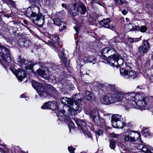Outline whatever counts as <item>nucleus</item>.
<instances>
[{"instance_id": "nucleus-21", "label": "nucleus", "mask_w": 153, "mask_h": 153, "mask_svg": "<svg viewBox=\"0 0 153 153\" xmlns=\"http://www.w3.org/2000/svg\"><path fill=\"white\" fill-rule=\"evenodd\" d=\"M44 1L45 5L51 8L53 7L57 4L56 0H44Z\"/></svg>"}, {"instance_id": "nucleus-17", "label": "nucleus", "mask_w": 153, "mask_h": 153, "mask_svg": "<svg viewBox=\"0 0 153 153\" xmlns=\"http://www.w3.org/2000/svg\"><path fill=\"white\" fill-rule=\"evenodd\" d=\"M32 86L36 90L39 96L40 94H42V95H46L45 93H44L43 94L42 92V91L43 90V86H42L41 84L33 80H32Z\"/></svg>"}, {"instance_id": "nucleus-13", "label": "nucleus", "mask_w": 153, "mask_h": 153, "mask_svg": "<svg viewBox=\"0 0 153 153\" xmlns=\"http://www.w3.org/2000/svg\"><path fill=\"white\" fill-rule=\"evenodd\" d=\"M39 8L37 5H31L26 11V15L28 17H36L39 13Z\"/></svg>"}, {"instance_id": "nucleus-34", "label": "nucleus", "mask_w": 153, "mask_h": 153, "mask_svg": "<svg viewBox=\"0 0 153 153\" xmlns=\"http://www.w3.org/2000/svg\"><path fill=\"white\" fill-rule=\"evenodd\" d=\"M18 62L21 64L23 66V65L25 62L26 60L23 58H21V57L19 56L18 59Z\"/></svg>"}, {"instance_id": "nucleus-5", "label": "nucleus", "mask_w": 153, "mask_h": 153, "mask_svg": "<svg viewBox=\"0 0 153 153\" xmlns=\"http://www.w3.org/2000/svg\"><path fill=\"white\" fill-rule=\"evenodd\" d=\"M10 62H7L5 63V65L10 67V69L11 71L16 76L18 80L21 82L25 79L26 77V73L24 71H22L21 69H19L17 70L14 68L15 65L13 61V64H10Z\"/></svg>"}, {"instance_id": "nucleus-37", "label": "nucleus", "mask_w": 153, "mask_h": 153, "mask_svg": "<svg viewBox=\"0 0 153 153\" xmlns=\"http://www.w3.org/2000/svg\"><path fill=\"white\" fill-rule=\"evenodd\" d=\"M147 29L146 26L143 25L140 27V31L142 33H144L146 31Z\"/></svg>"}, {"instance_id": "nucleus-27", "label": "nucleus", "mask_w": 153, "mask_h": 153, "mask_svg": "<svg viewBox=\"0 0 153 153\" xmlns=\"http://www.w3.org/2000/svg\"><path fill=\"white\" fill-rule=\"evenodd\" d=\"M64 49H62L61 52V56H59V57L63 61L64 63L65 64H68V62L67 61L66 57V55L64 53Z\"/></svg>"}, {"instance_id": "nucleus-30", "label": "nucleus", "mask_w": 153, "mask_h": 153, "mask_svg": "<svg viewBox=\"0 0 153 153\" xmlns=\"http://www.w3.org/2000/svg\"><path fill=\"white\" fill-rule=\"evenodd\" d=\"M96 111L94 109V110H91L90 112V118L91 120L93 122H95V116L96 115Z\"/></svg>"}, {"instance_id": "nucleus-16", "label": "nucleus", "mask_w": 153, "mask_h": 153, "mask_svg": "<svg viewBox=\"0 0 153 153\" xmlns=\"http://www.w3.org/2000/svg\"><path fill=\"white\" fill-rule=\"evenodd\" d=\"M32 22L38 26L41 27L45 22V16L41 13H39L36 17H33Z\"/></svg>"}, {"instance_id": "nucleus-23", "label": "nucleus", "mask_w": 153, "mask_h": 153, "mask_svg": "<svg viewBox=\"0 0 153 153\" xmlns=\"http://www.w3.org/2000/svg\"><path fill=\"white\" fill-rule=\"evenodd\" d=\"M110 22V19L109 18H107L100 21L99 24L103 27L107 28L109 27V25L108 24Z\"/></svg>"}, {"instance_id": "nucleus-64", "label": "nucleus", "mask_w": 153, "mask_h": 153, "mask_svg": "<svg viewBox=\"0 0 153 153\" xmlns=\"http://www.w3.org/2000/svg\"><path fill=\"white\" fill-rule=\"evenodd\" d=\"M128 41L129 42H130L131 43H133V39L132 38H129L128 39Z\"/></svg>"}, {"instance_id": "nucleus-29", "label": "nucleus", "mask_w": 153, "mask_h": 153, "mask_svg": "<svg viewBox=\"0 0 153 153\" xmlns=\"http://www.w3.org/2000/svg\"><path fill=\"white\" fill-rule=\"evenodd\" d=\"M53 22L55 25H56L59 26L62 23V22L60 19L59 18H55L53 20Z\"/></svg>"}, {"instance_id": "nucleus-24", "label": "nucleus", "mask_w": 153, "mask_h": 153, "mask_svg": "<svg viewBox=\"0 0 153 153\" xmlns=\"http://www.w3.org/2000/svg\"><path fill=\"white\" fill-rule=\"evenodd\" d=\"M96 115L97 116V121L96 123L99 126H100L101 128L102 127L105 125L104 120L100 117L99 113H97L96 114Z\"/></svg>"}, {"instance_id": "nucleus-42", "label": "nucleus", "mask_w": 153, "mask_h": 153, "mask_svg": "<svg viewBox=\"0 0 153 153\" xmlns=\"http://www.w3.org/2000/svg\"><path fill=\"white\" fill-rule=\"evenodd\" d=\"M0 152L2 153H12V151L10 149H7V152H6L2 149L0 148Z\"/></svg>"}, {"instance_id": "nucleus-57", "label": "nucleus", "mask_w": 153, "mask_h": 153, "mask_svg": "<svg viewBox=\"0 0 153 153\" xmlns=\"http://www.w3.org/2000/svg\"><path fill=\"white\" fill-rule=\"evenodd\" d=\"M62 7L65 8L66 9H68L67 6L64 3L62 4Z\"/></svg>"}, {"instance_id": "nucleus-54", "label": "nucleus", "mask_w": 153, "mask_h": 153, "mask_svg": "<svg viewBox=\"0 0 153 153\" xmlns=\"http://www.w3.org/2000/svg\"><path fill=\"white\" fill-rule=\"evenodd\" d=\"M133 40L134 42H138L140 40V38H133Z\"/></svg>"}, {"instance_id": "nucleus-11", "label": "nucleus", "mask_w": 153, "mask_h": 153, "mask_svg": "<svg viewBox=\"0 0 153 153\" xmlns=\"http://www.w3.org/2000/svg\"><path fill=\"white\" fill-rule=\"evenodd\" d=\"M43 90L42 91V93H45V95L40 94V96L43 97H45L47 95H54L56 94L57 92L55 89L51 85L46 84L43 87Z\"/></svg>"}, {"instance_id": "nucleus-62", "label": "nucleus", "mask_w": 153, "mask_h": 153, "mask_svg": "<svg viewBox=\"0 0 153 153\" xmlns=\"http://www.w3.org/2000/svg\"><path fill=\"white\" fill-rule=\"evenodd\" d=\"M26 94H23L22 95H21L20 96V97L22 98H26L27 97H25Z\"/></svg>"}, {"instance_id": "nucleus-41", "label": "nucleus", "mask_w": 153, "mask_h": 153, "mask_svg": "<svg viewBox=\"0 0 153 153\" xmlns=\"http://www.w3.org/2000/svg\"><path fill=\"white\" fill-rule=\"evenodd\" d=\"M127 27L129 30V31L131 30H133V27L131 23H129L127 24L126 25Z\"/></svg>"}, {"instance_id": "nucleus-40", "label": "nucleus", "mask_w": 153, "mask_h": 153, "mask_svg": "<svg viewBox=\"0 0 153 153\" xmlns=\"http://www.w3.org/2000/svg\"><path fill=\"white\" fill-rule=\"evenodd\" d=\"M150 147L148 145L143 146L142 150L143 152L146 153L148 150H149Z\"/></svg>"}, {"instance_id": "nucleus-38", "label": "nucleus", "mask_w": 153, "mask_h": 153, "mask_svg": "<svg viewBox=\"0 0 153 153\" xmlns=\"http://www.w3.org/2000/svg\"><path fill=\"white\" fill-rule=\"evenodd\" d=\"M24 47L27 48L30 44V43L29 40L24 39Z\"/></svg>"}, {"instance_id": "nucleus-45", "label": "nucleus", "mask_w": 153, "mask_h": 153, "mask_svg": "<svg viewBox=\"0 0 153 153\" xmlns=\"http://www.w3.org/2000/svg\"><path fill=\"white\" fill-rule=\"evenodd\" d=\"M103 134V131L101 129H100L96 131V134H97L99 136L102 135Z\"/></svg>"}, {"instance_id": "nucleus-32", "label": "nucleus", "mask_w": 153, "mask_h": 153, "mask_svg": "<svg viewBox=\"0 0 153 153\" xmlns=\"http://www.w3.org/2000/svg\"><path fill=\"white\" fill-rule=\"evenodd\" d=\"M116 54L117 55L119 56V57H120V58H119V59H117V65L115 63H114V65H110L111 66H116L117 65H121L123 63V59H122V57L121 56H120V55H118V54L117 53Z\"/></svg>"}, {"instance_id": "nucleus-33", "label": "nucleus", "mask_w": 153, "mask_h": 153, "mask_svg": "<svg viewBox=\"0 0 153 153\" xmlns=\"http://www.w3.org/2000/svg\"><path fill=\"white\" fill-rule=\"evenodd\" d=\"M141 133L144 135L145 137L150 136L151 135V134L149 131L146 129L142 130L141 131Z\"/></svg>"}, {"instance_id": "nucleus-48", "label": "nucleus", "mask_w": 153, "mask_h": 153, "mask_svg": "<svg viewBox=\"0 0 153 153\" xmlns=\"http://www.w3.org/2000/svg\"><path fill=\"white\" fill-rule=\"evenodd\" d=\"M110 137L114 138H117L119 136L118 134H115L114 132H112L110 134Z\"/></svg>"}, {"instance_id": "nucleus-31", "label": "nucleus", "mask_w": 153, "mask_h": 153, "mask_svg": "<svg viewBox=\"0 0 153 153\" xmlns=\"http://www.w3.org/2000/svg\"><path fill=\"white\" fill-rule=\"evenodd\" d=\"M134 107L132 108L138 109L142 111L145 109H148V108L147 107L148 106H133Z\"/></svg>"}, {"instance_id": "nucleus-63", "label": "nucleus", "mask_w": 153, "mask_h": 153, "mask_svg": "<svg viewBox=\"0 0 153 153\" xmlns=\"http://www.w3.org/2000/svg\"><path fill=\"white\" fill-rule=\"evenodd\" d=\"M23 22L25 24H26L27 25L28 24V22L27 20H26L24 19L23 20Z\"/></svg>"}, {"instance_id": "nucleus-51", "label": "nucleus", "mask_w": 153, "mask_h": 153, "mask_svg": "<svg viewBox=\"0 0 153 153\" xmlns=\"http://www.w3.org/2000/svg\"><path fill=\"white\" fill-rule=\"evenodd\" d=\"M140 27L136 26L134 27H133V30H139L140 31Z\"/></svg>"}, {"instance_id": "nucleus-28", "label": "nucleus", "mask_w": 153, "mask_h": 153, "mask_svg": "<svg viewBox=\"0 0 153 153\" xmlns=\"http://www.w3.org/2000/svg\"><path fill=\"white\" fill-rule=\"evenodd\" d=\"M85 98L89 101H92V94L89 91H86L84 95Z\"/></svg>"}, {"instance_id": "nucleus-7", "label": "nucleus", "mask_w": 153, "mask_h": 153, "mask_svg": "<svg viewBox=\"0 0 153 153\" xmlns=\"http://www.w3.org/2000/svg\"><path fill=\"white\" fill-rule=\"evenodd\" d=\"M127 132L128 134H124L123 136L125 141L134 142L140 137V134L136 131L131 130Z\"/></svg>"}, {"instance_id": "nucleus-50", "label": "nucleus", "mask_w": 153, "mask_h": 153, "mask_svg": "<svg viewBox=\"0 0 153 153\" xmlns=\"http://www.w3.org/2000/svg\"><path fill=\"white\" fill-rule=\"evenodd\" d=\"M4 34L2 33H1L0 32V36H3L5 39L7 41V42H8L9 41V38H7L6 37H5V36H4Z\"/></svg>"}, {"instance_id": "nucleus-49", "label": "nucleus", "mask_w": 153, "mask_h": 153, "mask_svg": "<svg viewBox=\"0 0 153 153\" xmlns=\"http://www.w3.org/2000/svg\"><path fill=\"white\" fill-rule=\"evenodd\" d=\"M5 1L8 3L9 4H10L12 5H14V3L13 1L12 0H5Z\"/></svg>"}, {"instance_id": "nucleus-39", "label": "nucleus", "mask_w": 153, "mask_h": 153, "mask_svg": "<svg viewBox=\"0 0 153 153\" xmlns=\"http://www.w3.org/2000/svg\"><path fill=\"white\" fill-rule=\"evenodd\" d=\"M19 45L21 47H24V43L23 39H20L19 41Z\"/></svg>"}, {"instance_id": "nucleus-6", "label": "nucleus", "mask_w": 153, "mask_h": 153, "mask_svg": "<svg viewBox=\"0 0 153 153\" xmlns=\"http://www.w3.org/2000/svg\"><path fill=\"white\" fill-rule=\"evenodd\" d=\"M10 55L8 49L0 45V62L4 61L5 63L10 62L11 64L13 63L10 56Z\"/></svg>"}, {"instance_id": "nucleus-61", "label": "nucleus", "mask_w": 153, "mask_h": 153, "mask_svg": "<svg viewBox=\"0 0 153 153\" xmlns=\"http://www.w3.org/2000/svg\"><path fill=\"white\" fill-rule=\"evenodd\" d=\"M66 28V26L65 25H64L62 27L59 29V31H62L63 30H65Z\"/></svg>"}, {"instance_id": "nucleus-59", "label": "nucleus", "mask_w": 153, "mask_h": 153, "mask_svg": "<svg viewBox=\"0 0 153 153\" xmlns=\"http://www.w3.org/2000/svg\"><path fill=\"white\" fill-rule=\"evenodd\" d=\"M107 28H108V29H111V30H113L115 28H114V26L112 25L110 26L109 25V27H107Z\"/></svg>"}, {"instance_id": "nucleus-3", "label": "nucleus", "mask_w": 153, "mask_h": 153, "mask_svg": "<svg viewBox=\"0 0 153 153\" xmlns=\"http://www.w3.org/2000/svg\"><path fill=\"white\" fill-rule=\"evenodd\" d=\"M101 54L107 55L108 53L111 54V56L108 57V63L109 65H113L114 63L117 65V59L120 58L116 54L114 49L112 47H106L100 50Z\"/></svg>"}, {"instance_id": "nucleus-12", "label": "nucleus", "mask_w": 153, "mask_h": 153, "mask_svg": "<svg viewBox=\"0 0 153 153\" xmlns=\"http://www.w3.org/2000/svg\"><path fill=\"white\" fill-rule=\"evenodd\" d=\"M75 121L78 128L82 131V132L84 134L85 136L88 137L89 138H91V136L89 131L86 128L85 121L82 120L77 119L75 120Z\"/></svg>"}, {"instance_id": "nucleus-44", "label": "nucleus", "mask_w": 153, "mask_h": 153, "mask_svg": "<svg viewBox=\"0 0 153 153\" xmlns=\"http://www.w3.org/2000/svg\"><path fill=\"white\" fill-rule=\"evenodd\" d=\"M58 106H49V108L52 110H55L58 109Z\"/></svg>"}, {"instance_id": "nucleus-43", "label": "nucleus", "mask_w": 153, "mask_h": 153, "mask_svg": "<svg viewBox=\"0 0 153 153\" xmlns=\"http://www.w3.org/2000/svg\"><path fill=\"white\" fill-rule=\"evenodd\" d=\"M75 148H74L72 146H69L68 148V149L69 151L71 153H74V151L75 150Z\"/></svg>"}, {"instance_id": "nucleus-47", "label": "nucleus", "mask_w": 153, "mask_h": 153, "mask_svg": "<svg viewBox=\"0 0 153 153\" xmlns=\"http://www.w3.org/2000/svg\"><path fill=\"white\" fill-rule=\"evenodd\" d=\"M107 55L101 54L100 58L104 60H106L108 61V58L107 57Z\"/></svg>"}, {"instance_id": "nucleus-53", "label": "nucleus", "mask_w": 153, "mask_h": 153, "mask_svg": "<svg viewBox=\"0 0 153 153\" xmlns=\"http://www.w3.org/2000/svg\"><path fill=\"white\" fill-rule=\"evenodd\" d=\"M41 108L43 109H49V106H42Z\"/></svg>"}, {"instance_id": "nucleus-10", "label": "nucleus", "mask_w": 153, "mask_h": 153, "mask_svg": "<svg viewBox=\"0 0 153 153\" xmlns=\"http://www.w3.org/2000/svg\"><path fill=\"white\" fill-rule=\"evenodd\" d=\"M58 110L62 113H65L66 110L68 112V114L69 115H74L75 114V112L76 113H79L82 110V108L79 106H76L75 108L73 107V106H63V109L62 110Z\"/></svg>"}, {"instance_id": "nucleus-55", "label": "nucleus", "mask_w": 153, "mask_h": 153, "mask_svg": "<svg viewBox=\"0 0 153 153\" xmlns=\"http://www.w3.org/2000/svg\"><path fill=\"white\" fill-rule=\"evenodd\" d=\"M149 150H148L147 151V152H146V153H153V149H152V148L150 147V149H149Z\"/></svg>"}, {"instance_id": "nucleus-20", "label": "nucleus", "mask_w": 153, "mask_h": 153, "mask_svg": "<svg viewBox=\"0 0 153 153\" xmlns=\"http://www.w3.org/2000/svg\"><path fill=\"white\" fill-rule=\"evenodd\" d=\"M70 13L73 16H76L79 14V9L76 3L74 4L73 7L71 8Z\"/></svg>"}, {"instance_id": "nucleus-56", "label": "nucleus", "mask_w": 153, "mask_h": 153, "mask_svg": "<svg viewBox=\"0 0 153 153\" xmlns=\"http://www.w3.org/2000/svg\"><path fill=\"white\" fill-rule=\"evenodd\" d=\"M128 13L127 11L126 10H124L122 11V13L123 15H126Z\"/></svg>"}, {"instance_id": "nucleus-9", "label": "nucleus", "mask_w": 153, "mask_h": 153, "mask_svg": "<svg viewBox=\"0 0 153 153\" xmlns=\"http://www.w3.org/2000/svg\"><path fill=\"white\" fill-rule=\"evenodd\" d=\"M112 125L114 128H123L125 126L123 119L121 118V116L119 114L113 115L111 118Z\"/></svg>"}, {"instance_id": "nucleus-2", "label": "nucleus", "mask_w": 153, "mask_h": 153, "mask_svg": "<svg viewBox=\"0 0 153 153\" xmlns=\"http://www.w3.org/2000/svg\"><path fill=\"white\" fill-rule=\"evenodd\" d=\"M106 87L107 90L108 91L111 90L112 91V93H111L112 94H114L116 96V97H122V99L120 101H121L123 100V97L125 96L126 97V100L125 102L126 104V102L128 101V98H127L126 94L128 93H124L122 90L114 85L108 84L107 85L105 86L103 84L101 83H99L96 82V89L98 90L100 89L103 88L104 87Z\"/></svg>"}, {"instance_id": "nucleus-36", "label": "nucleus", "mask_w": 153, "mask_h": 153, "mask_svg": "<svg viewBox=\"0 0 153 153\" xmlns=\"http://www.w3.org/2000/svg\"><path fill=\"white\" fill-rule=\"evenodd\" d=\"M110 143V147L111 149H114L116 146V142L113 140H111Z\"/></svg>"}, {"instance_id": "nucleus-46", "label": "nucleus", "mask_w": 153, "mask_h": 153, "mask_svg": "<svg viewBox=\"0 0 153 153\" xmlns=\"http://www.w3.org/2000/svg\"><path fill=\"white\" fill-rule=\"evenodd\" d=\"M115 3L120 5H121L123 4L122 0H114Z\"/></svg>"}, {"instance_id": "nucleus-14", "label": "nucleus", "mask_w": 153, "mask_h": 153, "mask_svg": "<svg viewBox=\"0 0 153 153\" xmlns=\"http://www.w3.org/2000/svg\"><path fill=\"white\" fill-rule=\"evenodd\" d=\"M121 75L126 79H134L138 76V74L135 71H128L121 68L120 70Z\"/></svg>"}, {"instance_id": "nucleus-26", "label": "nucleus", "mask_w": 153, "mask_h": 153, "mask_svg": "<svg viewBox=\"0 0 153 153\" xmlns=\"http://www.w3.org/2000/svg\"><path fill=\"white\" fill-rule=\"evenodd\" d=\"M65 121L68 124L70 129L73 128L74 127V123L72 121L70 118L69 117H65Z\"/></svg>"}, {"instance_id": "nucleus-60", "label": "nucleus", "mask_w": 153, "mask_h": 153, "mask_svg": "<svg viewBox=\"0 0 153 153\" xmlns=\"http://www.w3.org/2000/svg\"><path fill=\"white\" fill-rule=\"evenodd\" d=\"M126 110H129L131 109V108L129 107V106H124Z\"/></svg>"}, {"instance_id": "nucleus-52", "label": "nucleus", "mask_w": 153, "mask_h": 153, "mask_svg": "<svg viewBox=\"0 0 153 153\" xmlns=\"http://www.w3.org/2000/svg\"><path fill=\"white\" fill-rule=\"evenodd\" d=\"M143 146L144 145L142 143L141 144H139L137 146L138 148L140 150H142L143 147Z\"/></svg>"}, {"instance_id": "nucleus-22", "label": "nucleus", "mask_w": 153, "mask_h": 153, "mask_svg": "<svg viewBox=\"0 0 153 153\" xmlns=\"http://www.w3.org/2000/svg\"><path fill=\"white\" fill-rule=\"evenodd\" d=\"M40 63L36 62L34 64H33L30 62H28L26 60L25 62L23 65L22 68L25 69H31L33 67L34 65H40Z\"/></svg>"}, {"instance_id": "nucleus-1", "label": "nucleus", "mask_w": 153, "mask_h": 153, "mask_svg": "<svg viewBox=\"0 0 153 153\" xmlns=\"http://www.w3.org/2000/svg\"><path fill=\"white\" fill-rule=\"evenodd\" d=\"M128 101L126 104L130 105H147L149 101L147 96L142 92H139L135 94L134 92H128L127 94Z\"/></svg>"}, {"instance_id": "nucleus-35", "label": "nucleus", "mask_w": 153, "mask_h": 153, "mask_svg": "<svg viewBox=\"0 0 153 153\" xmlns=\"http://www.w3.org/2000/svg\"><path fill=\"white\" fill-rule=\"evenodd\" d=\"M56 104L57 103L55 101H53L46 102L44 103L43 105H56Z\"/></svg>"}, {"instance_id": "nucleus-58", "label": "nucleus", "mask_w": 153, "mask_h": 153, "mask_svg": "<svg viewBox=\"0 0 153 153\" xmlns=\"http://www.w3.org/2000/svg\"><path fill=\"white\" fill-rule=\"evenodd\" d=\"M74 28L75 29V30H76V33H78L79 30V28L77 26H76L74 27Z\"/></svg>"}, {"instance_id": "nucleus-8", "label": "nucleus", "mask_w": 153, "mask_h": 153, "mask_svg": "<svg viewBox=\"0 0 153 153\" xmlns=\"http://www.w3.org/2000/svg\"><path fill=\"white\" fill-rule=\"evenodd\" d=\"M122 99V97H116L114 94L109 93L105 94L103 97L100 98L101 102L104 104L107 105L111 104Z\"/></svg>"}, {"instance_id": "nucleus-19", "label": "nucleus", "mask_w": 153, "mask_h": 153, "mask_svg": "<svg viewBox=\"0 0 153 153\" xmlns=\"http://www.w3.org/2000/svg\"><path fill=\"white\" fill-rule=\"evenodd\" d=\"M10 23H13L14 26L12 28L13 32L16 33L17 34H20L21 33L22 29L20 27L19 25V23L15 22H10Z\"/></svg>"}, {"instance_id": "nucleus-18", "label": "nucleus", "mask_w": 153, "mask_h": 153, "mask_svg": "<svg viewBox=\"0 0 153 153\" xmlns=\"http://www.w3.org/2000/svg\"><path fill=\"white\" fill-rule=\"evenodd\" d=\"M35 73L36 74L41 76L46 79H48L49 77L48 72L43 68H39L36 70Z\"/></svg>"}, {"instance_id": "nucleus-15", "label": "nucleus", "mask_w": 153, "mask_h": 153, "mask_svg": "<svg viewBox=\"0 0 153 153\" xmlns=\"http://www.w3.org/2000/svg\"><path fill=\"white\" fill-rule=\"evenodd\" d=\"M150 44L147 40H144L142 44L138 48L137 53L144 55L148 51Z\"/></svg>"}, {"instance_id": "nucleus-4", "label": "nucleus", "mask_w": 153, "mask_h": 153, "mask_svg": "<svg viewBox=\"0 0 153 153\" xmlns=\"http://www.w3.org/2000/svg\"><path fill=\"white\" fill-rule=\"evenodd\" d=\"M73 99L66 97H63L61 98L60 101L62 104L64 105H73L74 102L76 105H84V102H82L83 98H81L79 94H76L72 97Z\"/></svg>"}, {"instance_id": "nucleus-25", "label": "nucleus", "mask_w": 153, "mask_h": 153, "mask_svg": "<svg viewBox=\"0 0 153 153\" xmlns=\"http://www.w3.org/2000/svg\"><path fill=\"white\" fill-rule=\"evenodd\" d=\"M77 6H78V8L80 7L81 11L80 12L82 14H84L86 13V8L85 4L82 2H79L76 3Z\"/></svg>"}]
</instances>
